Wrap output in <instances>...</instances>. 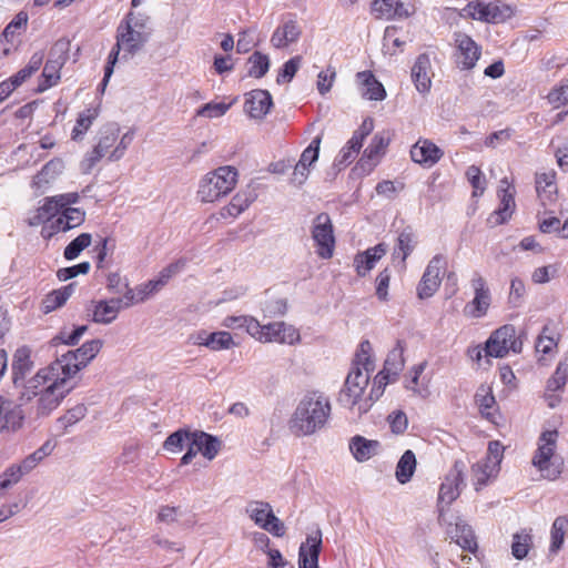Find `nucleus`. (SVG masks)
<instances>
[{"label": "nucleus", "instance_id": "f257e3e1", "mask_svg": "<svg viewBox=\"0 0 568 568\" xmlns=\"http://www.w3.org/2000/svg\"><path fill=\"white\" fill-rule=\"evenodd\" d=\"M151 34L150 17L132 11L125 16L116 29V43L110 52L104 68L103 88L113 73V67L118 61L120 50L123 49L128 54L133 55L144 47Z\"/></svg>", "mask_w": 568, "mask_h": 568}, {"label": "nucleus", "instance_id": "f03ea898", "mask_svg": "<svg viewBox=\"0 0 568 568\" xmlns=\"http://www.w3.org/2000/svg\"><path fill=\"white\" fill-rule=\"evenodd\" d=\"M329 398L318 392H307L298 402L290 422L292 434L297 437L311 436L323 429L331 416Z\"/></svg>", "mask_w": 568, "mask_h": 568}, {"label": "nucleus", "instance_id": "7ed1b4c3", "mask_svg": "<svg viewBox=\"0 0 568 568\" xmlns=\"http://www.w3.org/2000/svg\"><path fill=\"white\" fill-rule=\"evenodd\" d=\"M371 343L363 341L359 344L352 369L337 398L342 406L353 408L359 403L364 389L368 385L369 373L374 371V362L371 358Z\"/></svg>", "mask_w": 568, "mask_h": 568}, {"label": "nucleus", "instance_id": "20e7f679", "mask_svg": "<svg viewBox=\"0 0 568 568\" xmlns=\"http://www.w3.org/2000/svg\"><path fill=\"white\" fill-rule=\"evenodd\" d=\"M40 378L44 379L45 375L37 373L34 377L28 381V383L23 385L24 389L20 393L17 400L0 396V433H14L22 428L26 419L22 406L36 397L37 392L31 390V388L37 387L36 383L39 382Z\"/></svg>", "mask_w": 568, "mask_h": 568}, {"label": "nucleus", "instance_id": "39448f33", "mask_svg": "<svg viewBox=\"0 0 568 568\" xmlns=\"http://www.w3.org/2000/svg\"><path fill=\"white\" fill-rule=\"evenodd\" d=\"M239 172L225 165L206 173L199 185L197 195L204 203H212L227 195L236 185Z\"/></svg>", "mask_w": 568, "mask_h": 568}, {"label": "nucleus", "instance_id": "423d86ee", "mask_svg": "<svg viewBox=\"0 0 568 568\" xmlns=\"http://www.w3.org/2000/svg\"><path fill=\"white\" fill-rule=\"evenodd\" d=\"M557 430L541 433L538 448L532 458V465L541 473L544 478L554 480L561 474V458L555 455L557 447Z\"/></svg>", "mask_w": 568, "mask_h": 568}, {"label": "nucleus", "instance_id": "0eeeda50", "mask_svg": "<svg viewBox=\"0 0 568 568\" xmlns=\"http://www.w3.org/2000/svg\"><path fill=\"white\" fill-rule=\"evenodd\" d=\"M38 373L45 375V378H40L39 382L36 383L37 387L31 388V390H36V396H39L36 406V418H41L49 416L55 408L59 407L63 398L74 388V384H72L65 377H61L57 378L44 389L38 392L37 389L40 384L44 383L48 378V374L44 369H41Z\"/></svg>", "mask_w": 568, "mask_h": 568}, {"label": "nucleus", "instance_id": "6e6552de", "mask_svg": "<svg viewBox=\"0 0 568 568\" xmlns=\"http://www.w3.org/2000/svg\"><path fill=\"white\" fill-rule=\"evenodd\" d=\"M102 346L103 341L100 338L88 341L79 348L63 354L55 362L57 368H52L58 371L60 369L63 377L70 381L95 358Z\"/></svg>", "mask_w": 568, "mask_h": 568}, {"label": "nucleus", "instance_id": "1a4fd4ad", "mask_svg": "<svg viewBox=\"0 0 568 568\" xmlns=\"http://www.w3.org/2000/svg\"><path fill=\"white\" fill-rule=\"evenodd\" d=\"M311 233L316 244L317 255L324 260L331 258L334 253L335 236L332 220L327 213L315 216Z\"/></svg>", "mask_w": 568, "mask_h": 568}, {"label": "nucleus", "instance_id": "9d476101", "mask_svg": "<svg viewBox=\"0 0 568 568\" xmlns=\"http://www.w3.org/2000/svg\"><path fill=\"white\" fill-rule=\"evenodd\" d=\"M245 513L262 529L273 536L282 537L285 534L284 524L274 515L272 506L266 501L252 500L247 504Z\"/></svg>", "mask_w": 568, "mask_h": 568}, {"label": "nucleus", "instance_id": "9b49d317", "mask_svg": "<svg viewBox=\"0 0 568 568\" xmlns=\"http://www.w3.org/2000/svg\"><path fill=\"white\" fill-rule=\"evenodd\" d=\"M460 16L488 23H499L511 16V10L508 6L499 1L489 2L487 4L477 1L468 3L462 10Z\"/></svg>", "mask_w": 568, "mask_h": 568}, {"label": "nucleus", "instance_id": "f8f14e48", "mask_svg": "<svg viewBox=\"0 0 568 568\" xmlns=\"http://www.w3.org/2000/svg\"><path fill=\"white\" fill-rule=\"evenodd\" d=\"M465 463L462 460H456L454 463L453 468L449 470V473L445 477V481L439 487L438 493V504H439V521L443 520V511L444 507L443 504H446V506H449L454 500L458 498L462 491V486L465 485L464 483V470H465Z\"/></svg>", "mask_w": 568, "mask_h": 568}, {"label": "nucleus", "instance_id": "ddd939ff", "mask_svg": "<svg viewBox=\"0 0 568 568\" xmlns=\"http://www.w3.org/2000/svg\"><path fill=\"white\" fill-rule=\"evenodd\" d=\"M255 336L261 342H277L285 344H294L300 339L298 332L292 326L287 325L284 322H275L268 323L266 325H260V323L254 324Z\"/></svg>", "mask_w": 568, "mask_h": 568}, {"label": "nucleus", "instance_id": "4468645a", "mask_svg": "<svg viewBox=\"0 0 568 568\" xmlns=\"http://www.w3.org/2000/svg\"><path fill=\"white\" fill-rule=\"evenodd\" d=\"M446 266V258L442 254L435 255L428 263L417 287L418 297L424 300L433 296L440 285V273Z\"/></svg>", "mask_w": 568, "mask_h": 568}, {"label": "nucleus", "instance_id": "2eb2a0df", "mask_svg": "<svg viewBox=\"0 0 568 568\" xmlns=\"http://www.w3.org/2000/svg\"><path fill=\"white\" fill-rule=\"evenodd\" d=\"M119 129L114 125H108L100 131L97 145L89 152L81 162L83 173H90L94 165L105 155L118 140Z\"/></svg>", "mask_w": 568, "mask_h": 568}, {"label": "nucleus", "instance_id": "dca6fc26", "mask_svg": "<svg viewBox=\"0 0 568 568\" xmlns=\"http://www.w3.org/2000/svg\"><path fill=\"white\" fill-rule=\"evenodd\" d=\"M455 43L457 48L456 63L462 70H470L480 58V47L466 33L456 32Z\"/></svg>", "mask_w": 568, "mask_h": 568}, {"label": "nucleus", "instance_id": "f3484780", "mask_svg": "<svg viewBox=\"0 0 568 568\" xmlns=\"http://www.w3.org/2000/svg\"><path fill=\"white\" fill-rule=\"evenodd\" d=\"M500 183L501 186L498 191L500 197V205L487 219V224L490 227H495L506 223L511 217L516 206L514 192L509 190L507 179H503Z\"/></svg>", "mask_w": 568, "mask_h": 568}, {"label": "nucleus", "instance_id": "a211bd4d", "mask_svg": "<svg viewBox=\"0 0 568 568\" xmlns=\"http://www.w3.org/2000/svg\"><path fill=\"white\" fill-rule=\"evenodd\" d=\"M470 285L475 293L474 300L469 304L473 307L470 315L475 318L483 317L490 306V291L486 280L478 272L473 273Z\"/></svg>", "mask_w": 568, "mask_h": 568}, {"label": "nucleus", "instance_id": "6ab92c4d", "mask_svg": "<svg viewBox=\"0 0 568 568\" xmlns=\"http://www.w3.org/2000/svg\"><path fill=\"white\" fill-rule=\"evenodd\" d=\"M322 550V532L316 530L308 535L298 549V568H320L318 558Z\"/></svg>", "mask_w": 568, "mask_h": 568}, {"label": "nucleus", "instance_id": "aec40b11", "mask_svg": "<svg viewBox=\"0 0 568 568\" xmlns=\"http://www.w3.org/2000/svg\"><path fill=\"white\" fill-rule=\"evenodd\" d=\"M515 336L513 325H504L496 329L486 342L485 355L493 357H504L508 354L510 338Z\"/></svg>", "mask_w": 568, "mask_h": 568}, {"label": "nucleus", "instance_id": "412c9836", "mask_svg": "<svg viewBox=\"0 0 568 568\" xmlns=\"http://www.w3.org/2000/svg\"><path fill=\"white\" fill-rule=\"evenodd\" d=\"M302 36V27L295 19L283 21L273 32L271 43L276 49L296 43Z\"/></svg>", "mask_w": 568, "mask_h": 568}, {"label": "nucleus", "instance_id": "4be33fe9", "mask_svg": "<svg viewBox=\"0 0 568 568\" xmlns=\"http://www.w3.org/2000/svg\"><path fill=\"white\" fill-rule=\"evenodd\" d=\"M273 105L272 97L266 90H252L246 94L245 111L253 119H263Z\"/></svg>", "mask_w": 568, "mask_h": 568}, {"label": "nucleus", "instance_id": "5701e85b", "mask_svg": "<svg viewBox=\"0 0 568 568\" xmlns=\"http://www.w3.org/2000/svg\"><path fill=\"white\" fill-rule=\"evenodd\" d=\"M387 253V245L379 243L364 252H359L354 257V266L358 276H365L376 265V263Z\"/></svg>", "mask_w": 568, "mask_h": 568}, {"label": "nucleus", "instance_id": "b1692460", "mask_svg": "<svg viewBox=\"0 0 568 568\" xmlns=\"http://www.w3.org/2000/svg\"><path fill=\"white\" fill-rule=\"evenodd\" d=\"M432 64L428 54L422 53L412 67V80L419 93H427L432 85Z\"/></svg>", "mask_w": 568, "mask_h": 568}, {"label": "nucleus", "instance_id": "393cba45", "mask_svg": "<svg viewBox=\"0 0 568 568\" xmlns=\"http://www.w3.org/2000/svg\"><path fill=\"white\" fill-rule=\"evenodd\" d=\"M32 367L31 349L27 346L19 347L14 352L11 363L12 383L16 387L24 382Z\"/></svg>", "mask_w": 568, "mask_h": 568}, {"label": "nucleus", "instance_id": "a878e982", "mask_svg": "<svg viewBox=\"0 0 568 568\" xmlns=\"http://www.w3.org/2000/svg\"><path fill=\"white\" fill-rule=\"evenodd\" d=\"M443 154V151L428 140H419L410 150L412 160L427 166L437 163Z\"/></svg>", "mask_w": 568, "mask_h": 568}, {"label": "nucleus", "instance_id": "bb28decb", "mask_svg": "<svg viewBox=\"0 0 568 568\" xmlns=\"http://www.w3.org/2000/svg\"><path fill=\"white\" fill-rule=\"evenodd\" d=\"M92 321L99 324H110L116 318L120 310L123 308V300L118 297L109 301L92 302Z\"/></svg>", "mask_w": 568, "mask_h": 568}, {"label": "nucleus", "instance_id": "cd10ccee", "mask_svg": "<svg viewBox=\"0 0 568 568\" xmlns=\"http://www.w3.org/2000/svg\"><path fill=\"white\" fill-rule=\"evenodd\" d=\"M554 172H544L536 174V192L542 206L551 204L557 196V185Z\"/></svg>", "mask_w": 568, "mask_h": 568}, {"label": "nucleus", "instance_id": "c85d7f7f", "mask_svg": "<svg viewBox=\"0 0 568 568\" xmlns=\"http://www.w3.org/2000/svg\"><path fill=\"white\" fill-rule=\"evenodd\" d=\"M257 197L254 189H247L237 192L231 200L230 204L224 206L221 211L223 217H236L244 212Z\"/></svg>", "mask_w": 568, "mask_h": 568}, {"label": "nucleus", "instance_id": "c756f323", "mask_svg": "<svg viewBox=\"0 0 568 568\" xmlns=\"http://www.w3.org/2000/svg\"><path fill=\"white\" fill-rule=\"evenodd\" d=\"M450 538L464 550L475 552L477 550V541L471 527L462 519L455 523V528L448 531Z\"/></svg>", "mask_w": 568, "mask_h": 568}, {"label": "nucleus", "instance_id": "7c9ffc66", "mask_svg": "<svg viewBox=\"0 0 568 568\" xmlns=\"http://www.w3.org/2000/svg\"><path fill=\"white\" fill-rule=\"evenodd\" d=\"M192 445L196 447L205 458L212 460L220 450V440L204 432H193L191 435Z\"/></svg>", "mask_w": 568, "mask_h": 568}, {"label": "nucleus", "instance_id": "2f4dec72", "mask_svg": "<svg viewBox=\"0 0 568 568\" xmlns=\"http://www.w3.org/2000/svg\"><path fill=\"white\" fill-rule=\"evenodd\" d=\"M357 78L365 88L362 93L364 98L368 100L379 101L386 97V91L383 84L376 80L372 72H358Z\"/></svg>", "mask_w": 568, "mask_h": 568}, {"label": "nucleus", "instance_id": "473e14b6", "mask_svg": "<svg viewBox=\"0 0 568 568\" xmlns=\"http://www.w3.org/2000/svg\"><path fill=\"white\" fill-rule=\"evenodd\" d=\"M378 442L355 436L349 443V449L357 462H366L376 454Z\"/></svg>", "mask_w": 568, "mask_h": 568}, {"label": "nucleus", "instance_id": "72a5a7b5", "mask_svg": "<svg viewBox=\"0 0 568 568\" xmlns=\"http://www.w3.org/2000/svg\"><path fill=\"white\" fill-rule=\"evenodd\" d=\"M416 245V234L410 226L405 227L397 237V244L393 255L400 257V261L405 263L406 258L413 252Z\"/></svg>", "mask_w": 568, "mask_h": 568}, {"label": "nucleus", "instance_id": "f704fd0d", "mask_svg": "<svg viewBox=\"0 0 568 568\" xmlns=\"http://www.w3.org/2000/svg\"><path fill=\"white\" fill-rule=\"evenodd\" d=\"M568 530V518L557 517L551 526L549 555H556L562 547Z\"/></svg>", "mask_w": 568, "mask_h": 568}, {"label": "nucleus", "instance_id": "c9c22d12", "mask_svg": "<svg viewBox=\"0 0 568 568\" xmlns=\"http://www.w3.org/2000/svg\"><path fill=\"white\" fill-rule=\"evenodd\" d=\"M416 456L413 453V450L407 449L402 457L399 458L397 466H396V479L400 484H406L413 477L415 469H416Z\"/></svg>", "mask_w": 568, "mask_h": 568}, {"label": "nucleus", "instance_id": "e433bc0d", "mask_svg": "<svg viewBox=\"0 0 568 568\" xmlns=\"http://www.w3.org/2000/svg\"><path fill=\"white\" fill-rule=\"evenodd\" d=\"M74 290L73 284H69L60 290L53 291L45 296L42 302L43 313L48 314L58 307H61L68 298L72 295Z\"/></svg>", "mask_w": 568, "mask_h": 568}, {"label": "nucleus", "instance_id": "4c0bfd02", "mask_svg": "<svg viewBox=\"0 0 568 568\" xmlns=\"http://www.w3.org/2000/svg\"><path fill=\"white\" fill-rule=\"evenodd\" d=\"M404 347L400 341H397L396 346L389 351L382 372L389 376H397L404 367Z\"/></svg>", "mask_w": 568, "mask_h": 568}, {"label": "nucleus", "instance_id": "58836bf2", "mask_svg": "<svg viewBox=\"0 0 568 568\" xmlns=\"http://www.w3.org/2000/svg\"><path fill=\"white\" fill-rule=\"evenodd\" d=\"M63 161L60 159H53L49 161L42 170L34 175L32 185L40 189L43 184H48L51 179H54L63 170Z\"/></svg>", "mask_w": 568, "mask_h": 568}, {"label": "nucleus", "instance_id": "ea45409f", "mask_svg": "<svg viewBox=\"0 0 568 568\" xmlns=\"http://www.w3.org/2000/svg\"><path fill=\"white\" fill-rule=\"evenodd\" d=\"M475 400L479 407L481 415L488 419L491 418L496 400L490 388L480 386L475 395Z\"/></svg>", "mask_w": 568, "mask_h": 568}, {"label": "nucleus", "instance_id": "a19ab883", "mask_svg": "<svg viewBox=\"0 0 568 568\" xmlns=\"http://www.w3.org/2000/svg\"><path fill=\"white\" fill-rule=\"evenodd\" d=\"M532 545V537L528 532H518L513 536L511 554L513 556L521 560L524 559Z\"/></svg>", "mask_w": 568, "mask_h": 568}, {"label": "nucleus", "instance_id": "79ce46f5", "mask_svg": "<svg viewBox=\"0 0 568 568\" xmlns=\"http://www.w3.org/2000/svg\"><path fill=\"white\" fill-rule=\"evenodd\" d=\"M248 63L251 64L248 69V75L261 79L263 78L268 69H270V59L266 54L255 51L250 58Z\"/></svg>", "mask_w": 568, "mask_h": 568}, {"label": "nucleus", "instance_id": "37998d69", "mask_svg": "<svg viewBox=\"0 0 568 568\" xmlns=\"http://www.w3.org/2000/svg\"><path fill=\"white\" fill-rule=\"evenodd\" d=\"M28 14L23 11L19 12L13 20L4 28L0 37V45L6 41L12 43L16 34L27 26Z\"/></svg>", "mask_w": 568, "mask_h": 568}, {"label": "nucleus", "instance_id": "c03bdc74", "mask_svg": "<svg viewBox=\"0 0 568 568\" xmlns=\"http://www.w3.org/2000/svg\"><path fill=\"white\" fill-rule=\"evenodd\" d=\"M91 241V234L81 233L65 246L63 252L64 257L69 261L77 258L84 248L90 246Z\"/></svg>", "mask_w": 568, "mask_h": 568}, {"label": "nucleus", "instance_id": "a18cd8bd", "mask_svg": "<svg viewBox=\"0 0 568 568\" xmlns=\"http://www.w3.org/2000/svg\"><path fill=\"white\" fill-rule=\"evenodd\" d=\"M192 433L179 429L172 433L163 443V448L169 452H181L190 443Z\"/></svg>", "mask_w": 568, "mask_h": 568}, {"label": "nucleus", "instance_id": "49530a36", "mask_svg": "<svg viewBox=\"0 0 568 568\" xmlns=\"http://www.w3.org/2000/svg\"><path fill=\"white\" fill-rule=\"evenodd\" d=\"M87 407L83 404H78L74 407L67 410V413L57 419V424L63 429L67 430L68 427L77 424L81 419H83L87 415Z\"/></svg>", "mask_w": 568, "mask_h": 568}, {"label": "nucleus", "instance_id": "de8ad7c7", "mask_svg": "<svg viewBox=\"0 0 568 568\" xmlns=\"http://www.w3.org/2000/svg\"><path fill=\"white\" fill-rule=\"evenodd\" d=\"M63 65L55 63L54 61H47L42 77L44 81L39 84V91L42 92L48 88H51L58 83L60 80V70Z\"/></svg>", "mask_w": 568, "mask_h": 568}, {"label": "nucleus", "instance_id": "09e8293b", "mask_svg": "<svg viewBox=\"0 0 568 568\" xmlns=\"http://www.w3.org/2000/svg\"><path fill=\"white\" fill-rule=\"evenodd\" d=\"M97 113L91 110H85L81 112L77 119V123L72 130V140L79 141L82 139L84 133L92 125L93 120L95 119Z\"/></svg>", "mask_w": 568, "mask_h": 568}, {"label": "nucleus", "instance_id": "8fccbe9b", "mask_svg": "<svg viewBox=\"0 0 568 568\" xmlns=\"http://www.w3.org/2000/svg\"><path fill=\"white\" fill-rule=\"evenodd\" d=\"M71 43L67 39H59L51 47L49 52V61H54L58 64L64 65L69 58Z\"/></svg>", "mask_w": 568, "mask_h": 568}, {"label": "nucleus", "instance_id": "3c124183", "mask_svg": "<svg viewBox=\"0 0 568 568\" xmlns=\"http://www.w3.org/2000/svg\"><path fill=\"white\" fill-rule=\"evenodd\" d=\"M233 346H235V343L232 335L225 331L211 333L209 343H206V347L212 351L229 349Z\"/></svg>", "mask_w": 568, "mask_h": 568}, {"label": "nucleus", "instance_id": "603ef678", "mask_svg": "<svg viewBox=\"0 0 568 568\" xmlns=\"http://www.w3.org/2000/svg\"><path fill=\"white\" fill-rule=\"evenodd\" d=\"M554 332L548 325H545L541 333L538 335L536 341V351L542 354H549L557 346V341L554 337Z\"/></svg>", "mask_w": 568, "mask_h": 568}, {"label": "nucleus", "instance_id": "864d4df0", "mask_svg": "<svg viewBox=\"0 0 568 568\" xmlns=\"http://www.w3.org/2000/svg\"><path fill=\"white\" fill-rule=\"evenodd\" d=\"M494 466H490L487 462H478L473 465L471 470L474 475L476 490H479L488 481L489 476L494 470Z\"/></svg>", "mask_w": 568, "mask_h": 568}, {"label": "nucleus", "instance_id": "5fc2aeb1", "mask_svg": "<svg viewBox=\"0 0 568 568\" xmlns=\"http://www.w3.org/2000/svg\"><path fill=\"white\" fill-rule=\"evenodd\" d=\"M466 176L474 189L473 196L481 195L485 191L486 181L485 178L483 176L480 169L476 165L468 166L466 171Z\"/></svg>", "mask_w": 568, "mask_h": 568}, {"label": "nucleus", "instance_id": "6e6d98bb", "mask_svg": "<svg viewBox=\"0 0 568 568\" xmlns=\"http://www.w3.org/2000/svg\"><path fill=\"white\" fill-rule=\"evenodd\" d=\"M395 0H374L372 2V13L376 19H394Z\"/></svg>", "mask_w": 568, "mask_h": 568}, {"label": "nucleus", "instance_id": "4d7b16f0", "mask_svg": "<svg viewBox=\"0 0 568 568\" xmlns=\"http://www.w3.org/2000/svg\"><path fill=\"white\" fill-rule=\"evenodd\" d=\"M26 474L22 465L11 466L3 474L0 475V489L3 491L17 484L21 476Z\"/></svg>", "mask_w": 568, "mask_h": 568}, {"label": "nucleus", "instance_id": "13d9d810", "mask_svg": "<svg viewBox=\"0 0 568 568\" xmlns=\"http://www.w3.org/2000/svg\"><path fill=\"white\" fill-rule=\"evenodd\" d=\"M302 58L300 55L293 57L288 61H286L283 65V69L277 75L276 82L278 84L283 82H290L296 74L297 70L301 67Z\"/></svg>", "mask_w": 568, "mask_h": 568}, {"label": "nucleus", "instance_id": "bf43d9fd", "mask_svg": "<svg viewBox=\"0 0 568 568\" xmlns=\"http://www.w3.org/2000/svg\"><path fill=\"white\" fill-rule=\"evenodd\" d=\"M63 216L65 217V226L62 227V232H67L71 229H74L81 225L84 222L85 213L77 207H65L63 211Z\"/></svg>", "mask_w": 568, "mask_h": 568}, {"label": "nucleus", "instance_id": "052dcab7", "mask_svg": "<svg viewBox=\"0 0 568 568\" xmlns=\"http://www.w3.org/2000/svg\"><path fill=\"white\" fill-rule=\"evenodd\" d=\"M547 99L555 108L568 104V79L562 81L559 87L554 88Z\"/></svg>", "mask_w": 568, "mask_h": 568}, {"label": "nucleus", "instance_id": "680f3d73", "mask_svg": "<svg viewBox=\"0 0 568 568\" xmlns=\"http://www.w3.org/2000/svg\"><path fill=\"white\" fill-rule=\"evenodd\" d=\"M320 144L321 136H316L315 139H313L310 145L303 151L298 161L301 163V168H310L314 162L317 161L320 153Z\"/></svg>", "mask_w": 568, "mask_h": 568}, {"label": "nucleus", "instance_id": "e2e57ef3", "mask_svg": "<svg viewBox=\"0 0 568 568\" xmlns=\"http://www.w3.org/2000/svg\"><path fill=\"white\" fill-rule=\"evenodd\" d=\"M389 143V139L384 136L383 134H376L369 145L364 150L363 158H367L369 160L375 159L378 154L386 149Z\"/></svg>", "mask_w": 568, "mask_h": 568}, {"label": "nucleus", "instance_id": "0e129e2a", "mask_svg": "<svg viewBox=\"0 0 568 568\" xmlns=\"http://www.w3.org/2000/svg\"><path fill=\"white\" fill-rule=\"evenodd\" d=\"M257 323L251 317L247 316H227L223 321V326L227 328H235V327H247V332L255 336V327L254 324Z\"/></svg>", "mask_w": 568, "mask_h": 568}, {"label": "nucleus", "instance_id": "69168bd1", "mask_svg": "<svg viewBox=\"0 0 568 568\" xmlns=\"http://www.w3.org/2000/svg\"><path fill=\"white\" fill-rule=\"evenodd\" d=\"M230 104L219 102V103H206L201 109L197 110V115L205 118H220L226 113Z\"/></svg>", "mask_w": 568, "mask_h": 568}, {"label": "nucleus", "instance_id": "338daca9", "mask_svg": "<svg viewBox=\"0 0 568 568\" xmlns=\"http://www.w3.org/2000/svg\"><path fill=\"white\" fill-rule=\"evenodd\" d=\"M90 271V263L89 262H82L77 265L60 268L57 272V276L60 281H68L70 278L75 277L79 274H87Z\"/></svg>", "mask_w": 568, "mask_h": 568}, {"label": "nucleus", "instance_id": "774afa93", "mask_svg": "<svg viewBox=\"0 0 568 568\" xmlns=\"http://www.w3.org/2000/svg\"><path fill=\"white\" fill-rule=\"evenodd\" d=\"M390 376L385 372H379L375 378L369 392V400H377L384 393L386 385L389 383Z\"/></svg>", "mask_w": 568, "mask_h": 568}]
</instances>
